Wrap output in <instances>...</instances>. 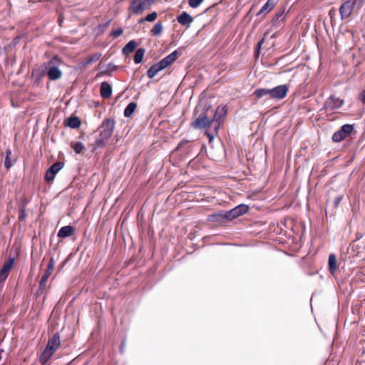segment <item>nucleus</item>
<instances>
[{
  "label": "nucleus",
  "instance_id": "f257e3e1",
  "mask_svg": "<svg viewBox=\"0 0 365 365\" xmlns=\"http://www.w3.org/2000/svg\"><path fill=\"white\" fill-rule=\"evenodd\" d=\"M182 51L180 48L174 51L163 58L160 62L153 65L148 71V76L150 78H154L158 72L166 68L175 61L177 58L182 55Z\"/></svg>",
  "mask_w": 365,
  "mask_h": 365
},
{
  "label": "nucleus",
  "instance_id": "f03ea898",
  "mask_svg": "<svg viewBox=\"0 0 365 365\" xmlns=\"http://www.w3.org/2000/svg\"><path fill=\"white\" fill-rule=\"evenodd\" d=\"M114 129V120L109 119L105 121L99 128V135L97 137L93 149H96L105 145L108 138L111 136Z\"/></svg>",
  "mask_w": 365,
  "mask_h": 365
},
{
  "label": "nucleus",
  "instance_id": "7ed1b4c3",
  "mask_svg": "<svg viewBox=\"0 0 365 365\" xmlns=\"http://www.w3.org/2000/svg\"><path fill=\"white\" fill-rule=\"evenodd\" d=\"M60 336L58 334H56L48 340L45 349L39 356V361L43 365L46 364L56 352V351L60 347Z\"/></svg>",
  "mask_w": 365,
  "mask_h": 365
},
{
  "label": "nucleus",
  "instance_id": "20e7f679",
  "mask_svg": "<svg viewBox=\"0 0 365 365\" xmlns=\"http://www.w3.org/2000/svg\"><path fill=\"white\" fill-rule=\"evenodd\" d=\"M192 125L195 128H206L207 130L205 132L207 136L208 137L210 141H212L214 138L215 135L217 133H215V124L212 120H209V118L206 115L200 116L197 118L193 123Z\"/></svg>",
  "mask_w": 365,
  "mask_h": 365
},
{
  "label": "nucleus",
  "instance_id": "39448f33",
  "mask_svg": "<svg viewBox=\"0 0 365 365\" xmlns=\"http://www.w3.org/2000/svg\"><path fill=\"white\" fill-rule=\"evenodd\" d=\"M61 64V61L57 57H53L45 63L46 74L50 80L56 81L61 78L62 72L59 68Z\"/></svg>",
  "mask_w": 365,
  "mask_h": 365
},
{
  "label": "nucleus",
  "instance_id": "423d86ee",
  "mask_svg": "<svg viewBox=\"0 0 365 365\" xmlns=\"http://www.w3.org/2000/svg\"><path fill=\"white\" fill-rule=\"evenodd\" d=\"M364 0H346L339 7L341 19L349 18L356 6L361 7Z\"/></svg>",
  "mask_w": 365,
  "mask_h": 365
},
{
  "label": "nucleus",
  "instance_id": "0eeeda50",
  "mask_svg": "<svg viewBox=\"0 0 365 365\" xmlns=\"http://www.w3.org/2000/svg\"><path fill=\"white\" fill-rule=\"evenodd\" d=\"M354 130V126L350 124L344 125L340 130L334 133L332 135V140L334 142H340L350 134Z\"/></svg>",
  "mask_w": 365,
  "mask_h": 365
},
{
  "label": "nucleus",
  "instance_id": "6e6552de",
  "mask_svg": "<svg viewBox=\"0 0 365 365\" xmlns=\"http://www.w3.org/2000/svg\"><path fill=\"white\" fill-rule=\"evenodd\" d=\"M249 210V207L247 205L241 204L236 206L235 208L227 212L225 214V217L229 220L235 219L246 212Z\"/></svg>",
  "mask_w": 365,
  "mask_h": 365
},
{
  "label": "nucleus",
  "instance_id": "1a4fd4ad",
  "mask_svg": "<svg viewBox=\"0 0 365 365\" xmlns=\"http://www.w3.org/2000/svg\"><path fill=\"white\" fill-rule=\"evenodd\" d=\"M226 115L227 109L225 106H220L217 108L212 118V121L215 124V133H217L221 121L224 119Z\"/></svg>",
  "mask_w": 365,
  "mask_h": 365
},
{
  "label": "nucleus",
  "instance_id": "9d476101",
  "mask_svg": "<svg viewBox=\"0 0 365 365\" xmlns=\"http://www.w3.org/2000/svg\"><path fill=\"white\" fill-rule=\"evenodd\" d=\"M344 104V101L335 97L334 96H331L324 103V108L329 110H334L338 109L342 106Z\"/></svg>",
  "mask_w": 365,
  "mask_h": 365
},
{
  "label": "nucleus",
  "instance_id": "9b49d317",
  "mask_svg": "<svg viewBox=\"0 0 365 365\" xmlns=\"http://www.w3.org/2000/svg\"><path fill=\"white\" fill-rule=\"evenodd\" d=\"M289 91V87L286 84L280 85L272 88V98L282 100L284 98Z\"/></svg>",
  "mask_w": 365,
  "mask_h": 365
},
{
  "label": "nucleus",
  "instance_id": "f8f14e48",
  "mask_svg": "<svg viewBox=\"0 0 365 365\" xmlns=\"http://www.w3.org/2000/svg\"><path fill=\"white\" fill-rule=\"evenodd\" d=\"M63 163L61 162H56L53 164L49 169L46 171L45 175V180L47 181H52L56 175L63 168Z\"/></svg>",
  "mask_w": 365,
  "mask_h": 365
},
{
  "label": "nucleus",
  "instance_id": "ddd939ff",
  "mask_svg": "<svg viewBox=\"0 0 365 365\" xmlns=\"http://www.w3.org/2000/svg\"><path fill=\"white\" fill-rule=\"evenodd\" d=\"M14 263V258H9V260L4 262L3 267L0 270V283L3 282L7 278L10 270L11 269Z\"/></svg>",
  "mask_w": 365,
  "mask_h": 365
},
{
  "label": "nucleus",
  "instance_id": "4468645a",
  "mask_svg": "<svg viewBox=\"0 0 365 365\" xmlns=\"http://www.w3.org/2000/svg\"><path fill=\"white\" fill-rule=\"evenodd\" d=\"M145 7V1L143 0H133L130 6V10L135 14H140Z\"/></svg>",
  "mask_w": 365,
  "mask_h": 365
},
{
  "label": "nucleus",
  "instance_id": "2eb2a0df",
  "mask_svg": "<svg viewBox=\"0 0 365 365\" xmlns=\"http://www.w3.org/2000/svg\"><path fill=\"white\" fill-rule=\"evenodd\" d=\"M54 268V259L53 257H51L49 260V263L48 264V269L46 272V273L43 275L41 281H40V287L44 288L47 282L48 278L51 274V271Z\"/></svg>",
  "mask_w": 365,
  "mask_h": 365
},
{
  "label": "nucleus",
  "instance_id": "dca6fc26",
  "mask_svg": "<svg viewBox=\"0 0 365 365\" xmlns=\"http://www.w3.org/2000/svg\"><path fill=\"white\" fill-rule=\"evenodd\" d=\"M75 233V228L73 226L67 225L62 227L58 232V237L66 238L73 235Z\"/></svg>",
  "mask_w": 365,
  "mask_h": 365
},
{
  "label": "nucleus",
  "instance_id": "f3484780",
  "mask_svg": "<svg viewBox=\"0 0 365 365\" xmlns=\"http://www.w3.org/2000/svg\"><path fill=\"white\" fill-rule=\"evenodd\" d=\"M177 20L180 24L187 25V27H189L193 21L192 17L185 11H183L180 15H179Z\"/></svg>",
  "mask_w": 365,
  "mask_h": 365
},
{
  "label": "nucleus",
  "instance_id": "a211bd4d",
  "mask_svg": "<svg viewBox=\"0 0 365 365\" xmlns=\"http://www.w3.org/2000/svg\"><path fill=\"white\" fill-rule=\"evenodd\" d=\"M112 93V88L110 85L104 81L101 86V95L103 98H106L110 96Z\"/></svg>",
  "mask_w": 365,
  "mask_h": 365
},
{
  "label": "nucleus",
  "instance_id": "6ab92c4d",
  "mask_svg": "<svg viewBox=\"0 0 365 365\" xmlns=\"http://www.w3.org/2000/svg\"><path fill=\"white\" fill-rule=\"evenodd\" d=\"M329 270L331 274H334L337 269V259L334 254H330L329 256Z\"/></svg>",
  "mask_w": 365,
  "mask_h": 365
},
{
  "label": "nucleus",
  "instance_id": "aec40b11",
  "mask_svg": "<svg viewBox=\"0 0 365 365\" xmlns=\"http://www.w3.org/2000/svg\"><path fill=\"white\" fill-rule=\"evenodd\" d=\"M275 6V2L274 0H268L264 6L261 8V9L257 14V16H260L263 13H269L271 11L273 8Z\"/></svg>",
  "mask_w": 365,
  "mask_h": 365
},
{
  "label": "nucleus",
  "instance_id": "412c9836",
  "mask_svg": "<svg viewBox=\"0 0 365 365\" xmlns=\"http://www.w3.org/2000/svg\"><path fill=\"white\" fill-rule=\"evenodd\" d=\"M271 91L272 88H259L255 91V95L259 98L264 96H269L270 98H272Z\"/></svg>",
  "mask_w": 365,
  "mask_h": 365
},
{
  "label": "nucleus",
  "instance_id": "4be33fe9",
  "mask_svg": "<svg viewBox=\"0 0 365 365\" xmlns=\"http://www.w3.org/2000/svg\"><path fill=\"white\" fill-rule=\"evenodd\" d=\"M137 46L136 42L134 40L130 41L123 48V53L125 55H128L134 51Z\"/></svg>",
  "mask_w": 365,
  "mask_h": 365
},
{
  "label": "nucleus",
  "instance_id": "5701e85b",
  "mask_svg": "<svg viewBox=\"0 0 365 365\" xmlns=\"http://www.w3.org/2000/svg\"><path fill=\"white\" fill-rule=\"evenodd\" d=\"M66 125L71 128H78L81 125V121L77 117H71L68 118Z\"/></svg>",
  "mask_w": 365,
  "mask_h": 365
},
{
  "label": "nucleus",
  "instance_id": "b1692460",
  "mask_svg": "<svg viewBox=\"0 0 365 365\" xmlns=\"http://www.w3.org/2000/svg\"><path fill=\"white\" fill-rule=\"evenodd\" d=\"M136 107L135 103H130L124 110V115L125 117H130L135 110Z\"/></svg>",
  "mask_w": 365,
  "mask_h": 365
},
{
  "label": "nucleus",
  "instance_id": "393cba45",
  "mask_svg": "<svg viewBox=\"0 0 365 365\" xmlns=\"http://www.w3.org/2000/svg\"><path fill=\"white\" fill-rule=\"evenodd\" d=\"M145 53V50L144 48H140L137 49L134 56V61L135 63L138 64L142 62Z\"/></svg>",
  "mask_w": 365,
  "mask_h": 365
},
{
  "label": "nucleus",
  "instance_id": "a878e982",
  "mask_svg": "<svg viewBox=\"0 0 365 365\" xmlns=\"http://www.w3.org/2000/svg\"><path fill=\"white\" fill-rule=\"evenodd\" d=\"M71 146L77 154L81 153L84 150V145L81 142H72Z\"/></svg>",
  "mask_w": 365,
  "mask_h": 365
},
{
  "label": "nucleus",
  "instance_id": "bb28decb",
  "mask_svg": "<svg viewBox=\"0 0 365 365\" xmlns=\"http://www.w3.org/2000/svg\"><path fill=\"white\" fill-rule=\"evenodd\" d=\"M163 31V24L161 22L156 23L151 30L152 36H159Z\"/></svg>",
  "mask_w": 365,
  "mask_h": 365
},
{
  "label": "nucleus",
  "instance_id": "cd10ccee",
  "mask_svg": "<svg viewBox=\"0 0 365 365\" xmlns=\"http://www.w3.org/2000/svg\"><path fill=\"white\" fill-rule=\"evenodd\" d=\"M157 17H158L157 12H153V13L147 15L144 19H141L139 21V23H143L144 21L153 22L154 21H155Z\"/></svg>",
  "mask_w": 365,
  "mask_h": 365
},
{
  "label": "nucleus",
  "instance_id": "c85d7f7f",
  "mask_svg": "<svg viewBox=\"0 0 365 365\" xmlns=\"http://www.w3.org/2000/svg\"><path fill=\"white\" fill-rule=\"evenodd\" d=\"M11 155V151L10 150H7L6 151V158H5V162H4V166L9 169L13 165V163L11 162L10 159V156Z\"/></svg>",
  "mask_w": 365,
  "mask_h": 365
},
{
  "label": "nucleus",
  "instance_id": "c756f323",
  "mask_svg": "<svg viewBox=\"0 0 365 365\" xmlns=\"http://www.w3.org/2000/svg\"><path fill=\"white\" fill-rule=\"evenodd\" d=\"M202 1L203 0H189L188 4L191 8L195 9L197 8Z\"/></svg>",
  "mask_w": 365,
  "mask_h": 365
},
{
  "label": "nucleus",
  "instance_id": "7c9ffc66",
  "mask_svg": "<svg viewBox=\"0 0 365 365\" xmlns=\"http://www.w3.org/2000/svg\"><path fill=\"white\" fill-rule=\"evenodd\" d=\"M360 100L361 101L362 103L365 105V91H363L360 95Z\"/></svg>",
  "mask_w": 365,
  "mask_h": 365
},
{
  "label": "nucleus",
  "instance_id": "2f4dec72",
  "mask_svg": "<svg viewBox=\"0 0 365 365\" xmlns=\"http://www.w3.org/2000/svg\"><path fill=\"white\" fill-rule=\"evenodd\" d=\"M122 33H123L122 29H115V38L120 36Z\"/></svg>",
  "mask_w": 365,
  "mask_h": 365
},
{
  "label": "nucleus",
  "instance_id": "473e14b6",
  "mask_svg": "<svg viewBox=\"0 0 365 365\" xmlns=\"http://www.w3.org/2000/svg\"><path fill=\"white\" fill-rule=\"evenodd\" d=\"M157 0H145V3L147 2L148 5H151L154 4Z\"/></svg>",
  "mask_w": 365,
  "mask_h": 365
},
{
  "label": "nucleus",
  "instance_id": "72a5a7b5",
  "mask_svg": "<svg viewBox=\"0 0 365 365\" xmlns=\"http://www.w3.org/2000/svg\"><path fill=\"white\" fill-rule=\"evenodd\" d=\"M342 197H337L335 200V204L337 205L338 203H339V202L341 200Z\"/></svg>",
  "mask_w": 365,
  "mask_h": 365
},
{
  "label": "nucleus",
  "instance_id": "f704fd0d",
  "mask_svg": "<svg viewBox=\"0 0 365 365\" xmlns=\"http://www.w3.org/2000/svg\"><path fill=\"white\" fill-rule=\"evenodd\" d=\"M25 217V215L24 213H21L20 215H19V219L22 220Z\"/></svg>",
  "mask_w": 365,
  "mask_h": 365
},
{
  "label": "nucleus",
  "instance_id": "c9c22d12",
  "mask_svg": "<svg viewBox=\"0 0 365 365\" xmlns=\"http://www.w3.org/2000/svg\"><path fill=\"white\" fill-rule=\"evenodd\" d=\"M124 346V344H122L121 346L120 347V351L121 352H123V349H124V346Z\"/></svg>",
  "mask_w": 365,
  "mask_h": 365
},
{
  "label": "nucleus",
  "instance_id": "e433bc0d",
  "mask_svg": "<svg viewBox=\"0 0 365 365\" xmlns=\"http://www.w3.org/2000/svg\"><path fill=\"white\" fill-rule=\"evenodd\" d=\"M124 346V344H122L121 346L120 347V351L121 352H123V349H124V346Z\"/></svg>",
  "mask_w": 365,
  "mask_h": 365
},
{
  "label": "nucleus",
  "instance_id": "4c0bfd02",
  "mask_svg": "<svg viewBox=\"0 0 365 365\" xmlns=\"http://www.w3.org/2000/svg\"><path fill=\"white\" fill-rule=\"evenodd\" d=\"M110 34H111V35H114V29H113V30L110 31Z\"/></svg>",
  "mask_w": 365,
  "mask_h": 365
}]
</instances>
